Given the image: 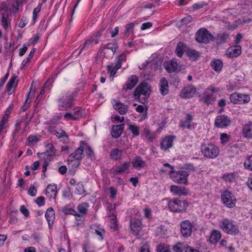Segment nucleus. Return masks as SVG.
<instances>
[{
  "label": "nucleus",
  "mask_w": 252,
  "mask_h": 252,
  "mask_svg": "<svg viewBox=\"0 0 252 252\" xmlns=\"http://www.w3.org/2000/svg\"><path fill=\"white\" fill-rule=\"evenodd\" d=\"M86 143L84 141L80 142V146L77 148L74 153L71 154L67 159L68 164L74 162L73 165L76 168L80 164V161L83 158V154L84 152V145Z\"/></svg>",
  "instance_id": "nucleus-1"
},
{
  "label": "nucleus",
  "mask_w": 252,
  "mask_h": 252,
  "mask_svg": "<svg viewBox=\"0 0 252 252\" xmlns=\"http://www.w3.org/2000/svg\"><path fill=\"white\" fill-rule=\"evenodd\" d=\"M220 228L225 233L232 235L239 234V227L235 222L229 219L222 220L220 222Z\"/></svg>",
  "instance_id": "nucleus-2"
},
{
  "label": "nucleus",
  "mask_w": 252,
  "mask_h": 252,
  "mask_svg": "<svg viewBox=\"0 0 252 252\" xmlns=\"http://www.w3.org/2000/svg\"><path fill=\"white\" fill-rule=\"evenodd\" d=\"M168 207L171 212L173 213H183L185 212L188 208L189 203L186 200L174 198L168 201Z\"/></svg>",
  "instance_id": "nucleus-3"
},
{
  "label": "nucleus",
  "mask_w": 252,
  "mask_h": 252,
  "mask_svg": "<svg viewBox=\"0 0 252 252\" xmlns=\"http://www.w3.org/2000/svg\"><path fill=\"white\" fill-rule=\"evenodd\" d=\"M77 92H72L71 94L63 95L58 99L59 109L60 111H66L71 108L73 105L74 98L77 96Z\"/></svg>",
  "instance_id": "nucleus-4"
},
{
  "label": "nucleus",
  "mask_w": 252,
  "mask_h": 252,
  "mask_svg": "<svg viewBox=\"0 0 252 252\" xmlns=\"http://www.w3.org/2000/svg\"><path fill=\"white\" fill-rule=\"evenodd\" d=\"M201 151L205 157L212 159L217 158L220 153L219 147L212 143L202 144Z\"/></svg>",
  "instance_id": "nucleus-5"
},
{
  "label": "nucleus",
  "mask_w": 252,
  "mask_h": 252,
  "mask_svg": "<svg viewBox=\"0 0 252 252\" xmlns=\"http://www.w3.org/2000/svg\"><path fill=\"white\" fill-rule=\"evenodd\" d=\"M169 175L171 179L174 182L178 184L187 183L189 176L188 171L184 170H181L177 171L170 170Z\"/></svg>",
  "instance_id": "nucleus-6"
},
{
  "label": "nucleus",
  "mask_w": 252,
  "mask_h": 252,
  "mask_svg": "<svg viewBox=\"0 0 252 252\" xmlns=\"http://www.w3.org/2000/svg\"><path fill=\"white\" fill-rule=\"evenodd\" d=\"M215 40L214 36L205 28L200 29L195 34V40L199 43H208Z\"/></svg>",
  "instance_id": "nucleus-7"
},
{
  "label": "nucleus",
  "mask_w": 252,
  "mask_h": 252,
  "mask_svg": "<svg viewBox=\"0 0 252 252\" xmlns=\"http://www.w3.org/2000/svg\"><path fill=\"white\" fill-rule=\"evenodd\" d=\"M229 98L232 103L236 104H244L248 103L251 100L250 95L238 93L231 94Z\"/></svg>",
  "instance_id": "nucleus-8"
},
{
  "label": "nucleus",
  "mask_w": 252,
  "mask_h": 252,
  "mask_svg": "<svg viewBox=\"0 0 252 252\" xmlns=\"http://www.w3.org/2000/svg\"><path fill=\"white\" fill-rule=\"evenodd\" d=\"M150 93L151 90L148 83L142 82L135 89L133 94L135 99H138L141 96V95L149 97Z\"/></svg>",
  "instance_id": "nucleus-9"
},
{
  "label": "nucleus",
  "mask_w": 252,
  "mask_h": 252,
  "mask_svg": "<svg viewBox=\"0 0 252 252\" xmlns=\"http://www.w3.org/2000/svg\"><path fill=\"white\" fill-rule=\"evenodd\" d=\"M222 202L228 208H231L235 206L236 199L233 194L228 190L224 191L221 194Z\"/></svg>",
  "instance_id": "nucleus-10"
},
{
  "label": "nucleus",
  "mask_w": 252,
  "mask_h": 252,
  "mask_svg": "<svg viewBox=\"0 0 252 252\" xmlns=\"http://www.w3.org/2000/svg\"><path fill=\"white\" fill-rule=\"evenodd\" d=\"M193 226L189 220H184L180 223V231L183 237L188 238L191 236Z\"/></svg>",
  "instance_id": "nucleus-11"
},
{
  "label": "nucleus",
  "mask_w": 252,
  "mask_h": 252,
  "mask_svg": "<svg viewBox=\"0 0 252 252\" xmlns=\"http://www.w3.org/2000/svg\"><path fill=\"white\" fill-rule=\"evenodd\" d=\"M231 123L230 117L225 115H220L216 118L214 124L216 127L224 128L229 126Z\"/></svg>",
  "instance_id": "nucleus-12"
},
{
  "label": "nucleus",
  "mask_w": 252,
  "mask_h": 252,
  "mask_svg": "<svg viewBox=\"0 0 252 252\" xmlns=\"http://www.w3.org/2000/svg\"><path fill=\"white\" fill-rule=\"evenodd\" d=\"M142 223L140 220L133 218L131 219L130 222V228L132 234L134 235H138L142 229Z\"/></svg>",
  "instance_id": "nucleus-13"
},
{
  "label": "nucleus",
  "mask_w": 252,
  "mask_h": 252,
  "mask_svg": "<svg viewBox=\"0 0 252 252\" xmlns=\"http://www.w3.org/2000/svg\"><path fill=\"white\" fill-rule=\"evenodd\" d=\"M175 138V136L168 135L162 138L160 144V149L162 150H166L172 147Z\"/></svg>",
  "instance_id": "nucleus-14"
},
{
  "label": "nucleus",
  "mask_w": 252,
  "mask_h": 252,
  "mask_svg": "<svg viewBox=\"0 0 252 252\" xmlns=\"http://www.w3.org/2000/svg\"><path fill=\"white\" fill-rule=\"evenodd\" d=\"M45 148V152L37 153V156L39 158H42V156H45L51 158L52 157L56 156V150L52 143H50L47 144Z\"/></svg>",
  "instance_id": "nucleus-15"
},
{
  "label": "nucleus",
  "mask_w": 252,
  "mask_h": 252,
  "mask_svg": "<svg viewBox=\"0 0 252 252\" xmlns=\"http://www.w3.org/2000/svg\"><path fill=\"white\" fill-rule=\"evenodd\" d=\"M196 92V88L193 86H189L184 88L181 92V96L184 98H189L193 96Z\"/></svg>",
  "instance_id": "nucleus-16"
},
{
  "label": "nucleus",
  "mask_w": 252,
  "mask_h": 252,
  "mask_svg": "<svg viewBox=\"0 0 252 252\" xmlns=\"http://www.w3.org/2000/svg\"><path fill=\"white\" fill-rule=\"evenodd\" d=\"M242 53L241 47L236 45L229 48L226 51V55L231 58L238 57Z\"/></svg>",
  "instance_id": "nucleus-17"
},
{
  "label": "nucleus",
  "mask_w": 252,
  "mask_h": 252,
  "mask_svg": "<svg viewBox=\"0 0 252 252\" xmlns=\"http://www.w3.org/2000/svg\"><path fill=\"white\" fill-rule=\"evenodd\" d=\"M193 116L189 113L186 115V120H181L179 123V127L182 130H184L186 128L188 129H191L192 128V121L193 120Z\"/></svg>",
  "instance_id": "nucleus-18"
},
{
  "label": "nucleus",
  "mask_w": 252,
  "mask_h": 252,
  "mask_svg": "<svg viewBox=\"0 0 252 252\" xmlns=\"http://www.w3.org/2000/svg\"><path fill=\"white\" fill-rule=\"evenodd\" d=\"M130 167V162H124L122 164L116 166L114 170H111L113 176L124 173Z\"/></svg>",
  "instance_id": "nucleus-19"
},
{
  "label": "nucleus",
  "mask_w": 252,
  "mask_h": 252,
  "mask_svg": "<svg viewBox=\"0 0 252 252\" xmlns=\"http://www.w3.org/2000/svg\"><path fill=\"white\" fill-rule=\"evenodd\" d=\"M132 164L133 167L137 170L144 168L147 165L146 162L139 156H136L133 158Z\"/></svg>",
  "instance_id": "nucleus-20"
},
{
  "label": "nucleus",
  "mask_w": 252,
  "mask_h": 252,
  "mask_svg": "<svg viewBox=\"0 0 252 252\" xmlns=\"http://www.w3.org/2000/svg\"><path fill=\"white\" fill-rule=\"evenodd\" d=\"M163 66L169 73L175 72L178 70V64L176 62L173 60L165 62Z\"/></svg>",
  "instance_id": "nucleus-21"
},
{
  "label": "nucleus",
  "mask_w": 252,
  "mask_h": 252,
  "mask_svg": "<svg viewBox=\"0 0 252 252\" xmlns=\"http://www.w3.org/2000/svg\"><path fill=\"white\" fill-rule=\"evenodd\" d=\"M138 78L132 75L128 78L126 83L123 86L124 89L131 90L137 83Z\"/></svg>",
  "instance_id": "nucleus-22"
},
{
  "label": "nucleus",
  "mask_w": 252,
  "mask_h": 252,
  "mask_svg": "<svg viewBox=\"0 0 252 252\" xmlns=\"http://www.w3.org/2000/svg\"><path fill=\"white\" fill-rule=\"evenodd\" d=\"M114 108L118 111L121 115H125L127 111V106L125 104L121 103L118 100H115L113 103Z\"/></svg>",
  "instance_id": "nucleus-23"
},
{
  "label": "nucleus",
  "mask_w": 252,
  "mask_h": 252,
  "mask_svg": "<svg viewBox=\"0 0 252 252\" xmlns=\"http://www.w3.org/2000/svg\"><path fill=\"white\" fill-rule=\"evenodd\" d=\"M160 93L162 95H166L169 92V86L167 79L164 77H162L159 80Z\"/></svg>",
  "instance_id": "nucleus-24"
},
{
  "label": "nucleus",
  "mask_w": 252,
  "mask_h": 252,
  "mask_svg": "<svg viewBox=\"0 0 252 252\" xmlns=\"http://www.w3.org/2000/svg\"><path fill=\"white\" fill-rule=\"evenodd\" d=\"M216 96L213 94L206 92L203 93L201 100L207 105L212 104L216 101Z\"/></svg>",
  "instance_id": "nucleus-25"
},
{
  "label": "nucleus",
  "mask_w": 252,
  "mask_h": 252,
  "mask_svg": "<svg viewBox=\"0 0 252 252\" xmlns=\"http://www.w3.org/2000/svg\"><path fill=\"white\" fill-rule=\"evenodd\" d=\"M45 217L48 221L49 226H52L55 220V213L53 208L49 207L47 209Z\"/></svg>",
  "instance_id": "nucleus-26"
},
{
  "label": "nucleus",
  "mask_w": 252,
  "mask_h": 252,
  "mask_svg": "<svg viewBox=\"0 0 252 252\" xmlns=\"http://www.w3.org/2000/svg\"><path fill=\"white\" fill-rule=\"evenodd\" d=\"M124 124H120L119 125L113 126L111 131L112 136L114 138H119L124 129Z\"/></svg>",
  "instance_id": "nucleus-27"
},
{
  "label": "nucleus",
  "mask_w": 252,
  "mask_h": 252,
  "mask_svg": "<svg viewBox=\"0 0 252 252\" xmlns=\"http://www.w3.org/2000/svg\"><path fill=\"white\" fill-rule=\"evenodd\" d=\"M170 191L174 194L181 195H186L188 194L187 189L184 187H179L177 186H171L170 187Z\"/></svg>",
  "instance_id": "nucleus-28"
},
{
  "label": "nucleus",
  "mask_w": 252,
  "mask_h": 252,
  "mask_svg": "<svg viewBox=\"0 0 252 252\" xmlns=\"http://www.w3.org/2000/svg\"><path fill=\"white\" fill-rule=\"evenodd\" d=\"M8 12L2 13V17L0 20L1 25L5 30L8 31L11 29L10 19L8 18Z\"/></svg>",
  "instance_id": "nucleus-29"
},
{
  "label": "nucleus",
  "mask_w": 252,
  "mask_h": 252,
  "mask_svg": "<svg viewBox=\"0 0 252 252\" xmlns=\"http://www.w3.org/2000/svg\"><path fill=\"white\" fill-rule=\"evenodd\" d=\"M122 156L123 151L117 148L112 149L110 153V158L116 161L121 159Z\"/></svg>",
  "instance_id": "nucleus-30"
},
{
  "label": "nucleus",
  "mask_w": 252,
  "mask_h": 252,
  "mask_svg": "<svg viewBox=\"0 0 252 252\" xmlns=\"http://www.w3.org/2000/svg\"><path fill=\"white\" fill-rule=\"evenodd\" d=\"M221 237V235L220 231L213 230L210 235L209 241L212 244L217 243Z\"/></svg>",
  "instance_id": "nucleus-31"
},
{
  "label": "nucleus",
  "mask_w": 252,
  "mask_h": 252,
  "mask_svg": "<svg viewBox=\"0 0 252 252\" xmlns=\"http://www.w3.org/2000/svg\"><path fill=\"white\" fill-rule=\"evenodd\" d=\"M229 39V34L226 32H222L218 34L216 38V42L218 44H222L226 42Z\"/></svg>",
  "instance_id": "nucleus-32"
},
{
  "label": "nucleus",
  "mask_w": 252,
  "mask_h": 252,
  "mask_svg": "<svg viewBox=\"0 0 252 252\" xmlns=\"http://www.w3.org/2000/svg\"><path fill=\"white\" fill-rule=\"evenodd\" d=\"M242 131L245 137L252 138V123L250 122L245 125L243 128Z\"/></svg>",
  "instance_id": "nucleus-33"
},
{
  "label": "nucleus",
  "mask_w": 252,
  "mask_h": 252,
  "mask_svg": "<svg viewBox=\"0 0 252 252\" xmlns=\"http://www.w3.org/2000/svg\"><path fill=\"white\" fill-rule=\"evenodd\" d=\"M121 67V65L119 63H113L107 65V71L111 77H114L116 74L117 70Z\"/></svg>",
  "instance_id": "nucleus-34"
},
{
  "label": "nucleus",
  "mask_w": 252,
  "mask_h": 252,
  "mask_svg": "<svg viewBox=\"0 0 252 252\" xmlns=\"http://www.w3.org/2000/svg\"><path fill=\"white\" fill-rule=\"evenodd\" d=\"M211 65L216 72H220L223 66V63L219 59H214L211 63Z\"/></svg>",
  "instance_id": "nucleus-35"
},
{
  "label": "nucleus",
  "mask_w": 252,
  "mask_h": 252,
  "mask_svg": "<svg viewBox=\"0 0 252 252\" xmlns=\"http://www.w3.org/2000/svg\"><path fill=\"white\" fill-rule=\"evenodd\" d=\"M110 218V227L113 231H115L118 229V224L117 223V219L116 215L112 214L111 215H109Z\"/></svg>",
  "instance_id": "nucleus-36"
},
{
  "label": "nucleus",
  "mask_w": 252,
  "mask_h": 252,
  "mask_svg": "<svg viewBox=\"0 0 252 252\" xmlns=\"http://www.w3.org/2000/svg\"><path fill=\"white\" fill-rule=\"evenodd\" d=\"M57 186L56 184L49 185L46 190V194H51L50 197L53 196L54 198H56L57 193Z\"/></svg>",
  "instance_id": "nucleus-37"
},
{
  "label": "nucleus",
  "mask_w": 252,
  "mask_h": 252,
  "mask_svg": "<svg viewBox=\"0 0 252 252\" xmlns=\"http://www.w3.org/2000/svg\"><path fill=\"white\" fill-rule=\"evenodd\" d=\"M186 48V45L182 42H180L177 44L176 49V54L179 57H182L184 54V50Z\"/></svg>",
  "instance_id": "nucleus-38"
},
{
  "label": "nucleus",
  "mask_w": 252,
  "mask_h": 252,
  "mask_svg": "<svg viewBox=\"0 0 252 252\" xmlns=\"http://www.w3.org/2000/svg\"><path fill=\"white\" fill-rule=\"evenodd\" d=\"M17 76L15 75L12 76L8 81L7 85V91H10L12 88L15 87L17 85L18 81H16Z\"/></svg>",
  "instance_id": "nucleus-39"
},
{
  "label": "nucleus",
  "mask_w": 252,
  "mask_h": 252,
  "mask_svg": "<svg viewBox=\"0 0 252 252\" xmlns=\"http://www.w3.org/2000/svg\"><path fill=\"white\" fill-rule=\"evenodd\" d=\"M103 49H109L112 51L114 54L118 49V43L116 41L107 43L103 46Z\"/></svg>",
  "instance_id": "nucleus-40"
},
{
  "label": "nucleus",
  "mask_w": 252,
  "mask_h": 252,
  "mask_svg": "<svg viewBox=\"0 0 252 252\" xmlns=\"http://www.w3.org/2000/svg\"><path fill=\"white\" fill-rule=\"evenodd\" d=\"M141 136L142 138L146 137L150 141H152L155 138L154 134L151 133L150 130L146 128H144L143 133Z\"/></svg>",
  "instance_id": "nucleus-41"
},
{
  "label": "nucleus",
  "mask_w": 252,
  "mask_h": 252,
  "mask_svg": "<svg viewBox=\"0 0 252 252\" xmlns=\"http://www.w3.org/2000/svg\"><path fill=\"white\" fill-rule=\"evenodd\" d=\"M62 211L65 215H72L75 216L80 217V215H78V214H77V212L75 210L67 206H64L63 207L62 209Z\"/></svg>",
  "instance_id": "nucleus-42"
},
{
  "label": "nucleus",
  "mask_w": 252,
  "mask_h": 252,
  "mask_svg": "<svg viewBox=\"0 0 252 252\" xmlns=\"http://www.w3.org/2000/svg\"><path fill=\"white\" fill-rule=\"evenodd\" d=\"M89 207L88 203H82L78 205L77 207L79 212L82 215H85L87 213L88 208Z\"/></svg>",
  "instance_id": "nucleus-43"
},
{
  "label": "nucleus",
  "mask_w": 252,
  "mask_h": 252,
  "mask_svg": "<svg viewBox=\"0 0 252 252\" xmlns=\"http://www.w3.org/2000/svg\"><path fill=\"white\" fill-rule=\"evenodd\" d=\"M134 28V23L133 22L129 23L125 26L124 33L127 35V37L129 35L130 33H133Z\"/></svg>",
  "instance_id": "nucleus-44"
},
{
  "label": "nucleus",
  "mask_w": 252,
  "mask_h": 252,
  "mask_svg": "<svg viewBox=\"0 0 252 252\" xmlns=\"http://www.w3.org/2000/svg\"><path fill=\"white\" fill-rule=\"evenodd\" d=\"M72 113L74 117V119L78 120L83 117V110L81 108H75L73 109V112Z\"/></svg>",
  "instance_id": "nucleus-45"
},
{
  "label": "nucleus",
  "mask_w": 252,
  "mask_h": 252,
  "mask_svg": "<svg viewBox=\"0 0 252 252\" xmlns=\"http://www.w3.org/2000/svg\"><path fill=\"white\" fill-rule=\"evenodd\" d=\"M128 129L131 132L133 137L138 136L140 134L139 127L135 125L129 124Z\"/></svg>",
  "instance_id": "nucleus-46"
},
{
  "label": "nucleus",
  "mask_w": 252,
  "mask_h": 252,
  "mask_svg": "<svg viewBox=\"0 0 252 252\" xmlns=\"http://www.w3.org/2000/svg\"><path fill=\"white\" fill-rule=\"evenodd\" d=\"M189 57L192 59L194 61H196L200 57L199 53L195 50L191 49L189 50L187 53Z\"/></svg>",
  "instance_id": "nucleus-47"
},
{
  "label": "nucleus",
  "mask_w": 252,
  "mask_h": 252,
  "mask_svg": "<svg viewBox=\"0 0 252 252\" xmlns=\"http://www.w3.org/2000/svg\"><path fill=\"white\" fill-rule=\"evenodd\" d=\"M54 135L56 136V137L64 141L68 138V136L66 134V132L63 129H60L59 131H55Z\"/></svg>",
  "instance_id": "nucleus-48"
},
{
  "label": "nucleus",
  "mask_w": 252,
  "mask_h": 252,
  "mask_svg": "<svg viewBox=\"0 0 252 252\" xmlns=\"http://www.w3.org/2000/svg\"><path fill=\"white\" fill-rule=\"evenodd\" d=\"M186 248L183 243L179 242L173 246L172 249L175 252H183L184 250H185Z\"/></svg>",
  "instance_id": "nucleus-49"
},
{
  "label": "nucleus",
  "mask_w": 252,
  "mask_h": 252,
  "mask_svg": "<svg viewBox=\"0 0 252 252\" xmlns=\"http://www.w3.org/2000/svg\"><path fill=\"white\" fill-rule=\"evenodd\" d=\"M236 175L235 173L224 174L222 175V178L226 181L232 182L236 179Z\"/></svg>",
  "instance_id": "nucleus-50"
},
{
  "label": "nucleus",
  "mask_w": 252,
  "mask_h": 252,
  "mask_svg": "<svg viewBox=\"0 0 252 252\" xmlns=\"http://www.w3.org/2000/svg\"><path fill=\"white\" fill-rule=\"evenodd\" d=\"M244 165L246 169L252 171V155L247 157L244 161Z\"/></svg>",
  "instance_id": "nucleus-51"
},
{
  "label": "nucleus",
  "mask_w": 252,
  "mask_h": 252,
  "mask_svg": "<svg viewBox=\"0 0 252 252\" xmlns=\"http://www.w3.org/2000/svg\"><path fill=\"white\" fill-rule=\"evenodd\" d=\"M157 252H171L169 247L165 244H160L157 247Z\"/></svg>",
  "instance_id": "nucleus-52"
},
{
  "label": "nucleus",
  "mask_w": 252,
  "mask_h": 252,
  "mask_svg": "<svg viewBox=\"0 0 252 252\" xmlns=\"http://www.w3.org/2000/svg\"><path fill=\"white\" fill-rule=\"evenodd\" d=\"M85 192L84 185L83 183H78L76 184L75 189V193L79 195H82Z\"/></svg>",
  "instance_id": "nucleus-53"
},
{
  "label": "nucleus",
  "mask_w": 252,
  "mask_h": 252,
  "mask_svg": "<svg viewBox=\"0 0 252 252\" xmlns=\"http://www.w3.org/2000/svg\"><path fill=\"white\" fill-rule=\"evenodd\" d=\"M83 252H95L94 248L90 243H86L83 245Z\"/></svg>",
  "instance_id": "nucleus-54"
},
{
  "label": "nucleus",
  "mask_w": 252,
  "mask_h": 252,
  "mask_svg": "<svg viewBox=\"0 0 252 252\" xmlns=\"http://www.w3.org/2000/svg\"><path fill=\"white\" fill-rule=\"evenodd\" d=\"M109 190L110 192V198L112 199H115L117 194V189L114 187H111L109 188Z\"/></svg>",
  "instance_id": "nucleus-55"
},
{
  "label": "nucleus",
  "mask_w": 252,
  "mask_h": 252,
  "mask_svg": "<svg viewBox=\"0 0 252 252\" xmlns=\"http://www.w3.org/2000/svg\"><path fill=\"white\" fill-rule=\"evenodd\" d=\"M182 170H186L189 173V171H194L195 170V167L192 163H187L185 164Z\"/></svg>",
  "instance_id": "nucleus-56"
},
{
  "label": "nucleus",
  "mask_w": 252,
  "mask_h": 252,
  "mask_svg": "<svg viewBox=\"0 0 252 252\" xmlns=\"http://www.w3.org/2000/svg\"><path fill=\"white\" fill-rule=\"evenodd\" d=\"M86 146L87 147V148L86 149V153L87 156L88 157V158H92L94 156L93 150L87 144H86V145H85L84 146Z\"/></svg>",
  "instance_id": "nucleus-57"
},
{
  "label": "nucleus",
  "mask_w": 252,
  "mask_h": 252,
  "mask_svg": "<svg viewBox=\"0 0 252 252\" xmlns=\"http://www.w3.org/2000/svg\"><path fill=\"white\" fill-rule=\"evenodd\" d=\"M220 139L222 143H226L229 141L230 136L225 133H222L220 135Z\"/></svg>",
  "instance_id": "nucleus-58"
},
{
  "label": "nucleus",
  "mask_w": 252,
  "mask_h": 252,
  "mask_svg": "<svg viewBox=\"0 0 252 252\" xmlns=\"http://www.w3.org/2000/svg\"><path fill=\"white\" fill-rule=\"evenodd\" d=\"M94 41V39L93 38H90L88 40H87L84 43L83 46L82 47V48L80 49L79 52L78 53V55H79L82 51L86 47L91 45L92 43Z\"/></svg>",
  "instance_id": "nucleus-59"
},
{
  "label": "nucleus",
  "mask_w": 252,
  "mask_h": 252,
  "mask_svg": "<svg viewBox=\"0 0 252 252\" xmlns=\"http://www.w3.org/2000/svg\"><path fill=\"white\" fill-rule=\"evenodd\" d=\"M20 211L25 217H28L29 216V211L25 205L21 206Z\"/></svg>",
  "instance_id": "nucleus-60"
},
{
  "label": "nucleus",
  "mask_w": 252,
  "mask_h": 252,
  "mask_svg": "<svg viewBox=\"0 0 252 252\" xmlns=\"http://www.w3.org/2000/svg\"><path fill=\"white\" fill-rule=\"evenodd\" d=\"M37 190L34 185H31L28 191V194L32 196H34L36 194Z\"/></svg>",
  "instance_id": "nucleus-61"
},
{
  "label": "nucleus",
  "mask_w": 252,
  "mask_h": 252,
  "mask_svg": "<svg viewBox=\"0 0 252 252\" xmlns=\"http://www.w3.org/2000/svg\"><path fill=\"white\" fill-rule=\"evenodd\" d=\"M35 202L39 206H42L45 204V198L43 196H39L36 198Z\"/></svg>",
  "instance_id": "nucleus-62"
},
{
  "label": "nucleus",
  "mask_w": 252,
  "mask_h": 252,
  "mask_svg": "<svg viewBox=\"0 0 252 252\" xmlns=\"http://www.w3.org/2000/svg\"><path fill=\"white\" fill-rule=\"evenodd\" d=\"M95 233L99 236V240H102L103 239V234L104 233L105 231L103 229H94Z\"/></svg>",
  "instance_id": "nucleus-63"
},
{
  "label": "nucleus",
  "mask_w": 252,
  "mask_h": 252,
  "mask_svg": "<svg viewBox=\"0 0 252 252\" xmlns=\"http://www.w3.org/2000/svg\"><path fill=\"white\" fill-rule=\"evenodd\" d=\"M126 60V56L125 54H122L120 55L117 58V61L116 63H119L122 66V62Z\"/></svg>",
  "instance_id": "nucleus-64"
}]
</instances>
